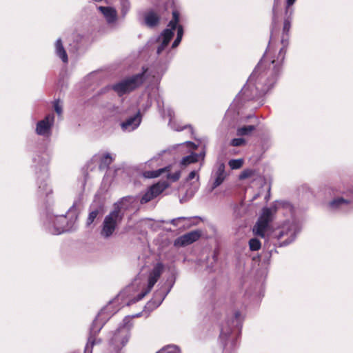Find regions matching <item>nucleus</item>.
Listing matches in <instances>:
<instances>
[{"label":"nucleus","instance_id":"1","mask_svg":"<svg viewBox=\"0 0 353 353\" xmlns=\"http://www.w3.org/2000/svg\"><path fill=\"white\" fill-rule=\"evenodd\" d=\"M291 28L290 17L285 19L283 22L281 43L283 47L279 50L276 60L271 61L267 68L268 61L263 57L257 64L248 79V87L251 85L255 87L256 97H260L268 92L276 83L281 71L282 63L286 54L289 43V32Z\"/></svg>","mask_w":353,"mask_h":353},{"label":"nucleus","instance_id":"2","mask_svg":"<svg viewBox=\"0 0 353 353\" xmlns=\"http://www.w3.org/2000/svg\"><path fill=\"white\" fill-rule=\"evenodd\" d=\"M147 71L148 68H143L142 72L125 78L122 81L112 85V89L119 97L134 91L139 88L145 82Z\"/></svg>","mask_w":353,"mask_h":353},{"label":"nucleus","instance_id":"3","mask_svg":"<svg viewBox=\"0 0 353 353\" xmlns=\"http://www.w3.org/2000/svg\"><path fill=\"white\" fill-rule=\"evenodd\" d=\"M121 201L114 204V209L108 215H107L103 222L101 235L104 238H108L114 233L117 224L119 223L123 217V213L121 212L119 205Z\"/></svg>","mask_w":353,"mask_h":353},{"label":"nucleus","instance_id":"4","mask_svg":"<svg viewBox=\"0 0 353 353\" xmlns=\"http://www.w3.org/2000/svg\"><path fill=\"white\" fill-rule=\"evenodd\" d=\"M273 212L269 208H263L262 212L253 228V232L255 235L265 237V233L272 221Z\"/></svg>","mask_w":353,"mask_h":353},{"label":"nucleus","instance_id":"5","mask_svg":"<svg viewBox=\"0 0 353 353\" xmlns=\"http://www.w3.org/2000/svg\"><path fill=\"white\" fill-rule=\"evenodd\" d=\"M163 269L164 267L163 263H157L154 265V267L149 274L147 288L143 290L135 297V301H141L144 296H145L148 293L150 292L152 288L154 287V285H155V283L157 282L161 275L162 274Z\"/></svg>","mask_w":353,"mask_h":353},{"label":"nucleus","instance_id":"6","mask_svg":"<svg viewBox=\"0 0 353 353\" xmlns=\"http://www.w3.org/2000/svg\"><path fill=\"white\" fill-rule=\"evenodd\" d=\"M130 337V332L125 327L119 328L114 332L110 340V345L116 352H120L128 343Z\"/></svg>","mask_w":353,"mask_h":353},{"label":"nucleus","instance_id":"7","mask_svg":"<svg viewBox=\"0 0 353 353\" xmlns=\"http://www.w3.org/2000/svg\"><path fill=\"white\" fill-rule=\"evenodd\" d=\"M171 166H166L163 168L158 169L157 170H149L145 171L143 173V176L146 179H153L161 176L163 173L167 174V179L171 180L172 182L177 181L181 176V172L177 171L173 174L170 173Z\"/></svg>","mask_w":353,"mask_h":353},{"label":"nucleus","instance_id":"8","mask_svg":"<svg viewBox=\"0 0 353 353\" xmlns=\"http://www.w3.org/2000/svg\"><path fill=\"white\" fill-rule=\"evenodd\" d=\"M202 235V232L199 230L191 231L179 237L174 241V245L184 247L198 241Z\"/></svg>","mask_w":353,"mask_h":353},{"label":"nucleus","instance_id":"9","mask_svg":"<svg viewBox=\"0 0 353 353\" xmlns=\"http://www.w3.org/2000/svg\"><path fill=\"white\" fill-rule=\"evenodd\" d=\"M54 117L53 114H49L45 118L37 123L36 132L39 135L49 134L54 124Z\"/></svg>","mask_w":353,"mask_h":353},{"label":"nucleus","instance_id":"10","mask_svg":"<svg viewBox=\"0 0 353 353\" xmlns=\"http://www.w3.org/2000/svg\"><path fill=\"white\" fill-rule=\"evenodd\" d=\"M169 183L167 181H160L158 183L151 185L145 195L141 199H153L161 194L168 186Z\"/></svg>","mask_w":353,"mask_h":353},{"label":"nucleus","instance_id":"11","mask_svg":"<svg viewBox=\"0 0 353 353\" xmlns=\"http://www.w3.org/2000/svg\"><path fill=\"white\" fill-rule=\"evenodd\" d=\"M163 38L161 45L157 48V53L160 54L168 46L170 41L174 37V32L172 30L165 29L161 33Z\"/></svg>","mask_w":353,"mask_h":353},{"label":"nucleus","instance_id":"12","mask_svg":"<svg viewBox=\"0 0 353 353\" xmlns=\"http://www.w3.org/2000/svg\"><path fill=\"white\" fill-rule=\"evenodd\" d=\"M145 25L149 28H154L159 25L160 22L159 16L154 11H149L144 16Z\"/></svg>","mask_w":353,"mask_h":353},{"label":"nucleus","instance_id":"13","mask_svg":"<svg viewBox=\"0 0 353 353\" xmlns=\"http://www.w3.org/2000/svg\"><path fill=\"white\" fill-rule=\"evenodd\" d=\"M139 113H138L136 115H134L132 117H130L128 119H126L125 121H123L121 123V128L123 130H128L130 128H131L132 130H134L135 128H137L141 121V119L139 118Z\"/></svg>","mask_w":353,"mask_h":353},{"label":"nucleus","instance_id":"14","mask_svg":"<svg viewBox=\"0 0 353 353\" xmlns=\"http://www.w3.org/2000/svg\"><path fill=\"white\" fill-rule=\"evenodd\" d=\"M270 185L268 184L266 182H264L259 188V192L254 195L252 199H270Z\"/></svg>","mask_w":353,"mask_h":353},{"label":"nucleus","instance_id":"15","mask_svg":"<svg viewBox=\"0 0 353 353\" xmlns=\"http://www.w3.org/2000/svg\"><path fill=\"white\" fill-rule=\"evenodd\" d=\"M225 178V165L223 163H221L219 165L217 171L216 172V178L214 179V181L212 185V188H215L220 185L223 181H224Z\"/></svg>","mask_w":353,"mask_h":353},{"label":"nucleus","instance_id":"16","mask_svg":"<svg viewBox=\"0 0 353 353\" xmlns=\"http://www.w3.org/2000/svg\"><path fill=\"white\" fill-rule=\"evenodd\" d=\"M99 9L103 15L107 18L108 22L111 23L116 20L117 12L114 8L100 6Z\"/></svg>","mask_w":353,"mask_h":353},{"label":"nucleus","instance_id":"17","mask_svg":"<svg viewBox=\"0 0 353 353\" xmlns=\"http://www.w3.org/2000/svg\"><path fill=\"white\" fill-rule=\"evenodd\" d=\"M55 48H56V53L57 56H59L63 62L67 63L68 61V55L66 53V51L65 50L62 41L61 39H59L55 43Z\"/></svg>","mask_w":353,"mask_h":353},{"label":"nucleus","instance_id":"18","mask_svg":"<svg viewBox=\"0 0 353 353\" xmlns=\"http://www.w3.org/2000/svg\"><path fill=\"white\" fill-rule=\"evenodd\" d=\"M113 158L109 153H105L100 159L99 165V170H108L110 165L112 163Z\"/></svg>","mask_w":353,"mask_h":353},{"label":"nucleus","instance_id":"19","mask_svg":"<svg viewBox=\"0 0 353 353\" xmlns=\"http://www.w3.org/2000/svg\"><path fill=\"white\" fill-rule=\"evenodd\" d=\"M296 0H286V11L290 8V6H292ZM280 0H274V5L272 8V13H273V23H276V9L279 6Z\"/></svg>","mask_w":353,"mask_h":353},{"label":"nucleus","instance_id":"20","mask_svg":"<svg viewBox=\"0 0 353 353\" xmlns=\"http://www.w3.org/2000/svg\"><path fill=\"white\" fill-rule=\"evenodd\" d=\"M102 206L100 205L96 208H94L90 213H89V215H88V217L87 219V221H86V225L88 226L90 225L95 220V219L97 218V216H98V214H99V212L101 211H102Z\"/></svg>","mask_w":353,"mask_h":353},{"label":"nucleus","instance_id":"21","mask_svg":"<svg viewBox=\"0 0 353 353\" xmlns=\"http://www.w3.org/2000/svg\"><path fill=\"white\" fill-rule=\"evenodd\" d=\"M256 129L254 125H244L237 129V135L245 136L250 134Z\"/></svg>","mask_w":353,"mask_h":353},{"label":"nucleus","instance_id":"22","mask_svg":"<svg viewBox=\"0 0 353 353\" xmlns=\"http://www.w3.org/2000/svg\"><path fill=\"white\" fill-rule=\"evenodd\" d=\"M198 161V157L196 154H190L183 157L181 161L182 165L186 166L191 163H194Z\"/></svg>","mask_w":353,"mask_h":353},{"label":"nucleus","instance_id":"23","mask_svg":"<svg viewBox=\"0 0 353 353\" xmlns=\"http://www.w3.org/2000/svg\"><path fill=\"white\" fill-rule=\"evenodd\" d=\"M350 200H332L329 204L328 208L330 210H335L339 208L343 204H348Z\"/></svg>","mask_w":353,"mask_h":353},{"label":"nucleus","instance_id":"24","mask_svg":"<svg viewBox=\"0 0 353 353\" xmlns=\"http://www.w3.org/2000/svg\"><path fill=\"white\" fill-rule=\"evenodd\" d=\"M231 327L228 326L227 327H221L220 332V339L224 342L226 343L230 333H231Z\"/></svg>","mask_w":353,"mask_h":353},{"label":"nucleus","instance_id":"25","mask_svg":"<svg viewBox=\"0 0 353 353\" xmlns=\"http://www.w3.org/2000/svg\"><path fill=\"white\" fill-rule=\"evenodd\" d=\"M249 246L251 251H258L261 249V243L258 239L253 238L249 241Z\"/></svg>","mask_w":353,"mask_h":353},{"label":"nucleus","instance_id":"26","mask_svg":"<svg viewBox=\"0 0 353 353\" xmlns=\"http://www.w3.org/2000/svg\"><path fill=\"white\" fill-rule=\"evenodd\" d=\"M243 160L241 159H232L228 162V165L232 170L239 169L243 166Z\"/></svg>","mask_w":353,"mask_h":353},{"label":"nucleus","instance_id":"27","mask_svg":"<svg viewBox=\"0 0 353 353\" xmlns=\"http://www.w3.org/2000/svg\"><path fill=\"white\" fill-rule=\"evenodd\" d=\"M255 174V170L252 169H246L244 170L239 175V179L243 180L245 179L250 178L253 176Z\"/></svg>","mask_w":353,"mask_h":353},{"label":"nucleus","instance_id":"28","mask_svg":"<svg viewBox=\"0 0 353 353\" xmlns=\"http://www.w3.org/2000/svg\"><path fill=\"white\" fill-rule=\"evenodd\" d=\"M56 221L60 223L59 225L57 226L58 230H61V231L64 230L65 225L67 223V218L65 216H59L56 217Z\"/></svg>","mask_w":353,"mask_h":353},{"label":"nucleus","instance_id":"29","mask_svg":"<svg viewBox=\"0 0 353 353\" xmlns=\"http://www.w3.org/2000/svg\"><path fill=\"white\" fill-rule=\"evenodd\" d=\"M245 143H246V141L243 138H235L231 141V145L232 146H236V147L245 145Z\"/></svg>","mask_w":353,"mask_h":353},{"label":"nucleus","instance_id":"30","mask_svg":"<svg viewBox=\"0 0 353 353\" xmlns=\"http://www.w3.org/2000/svg\"><path fill=\"white\" fill-rule=\"evenodd\" d=\"M54 111L57 113L58 115H61L62 114V107L59 104V100H56L54 103Z\"/></svg>","mask_w":353,"mask_h":353},{"label":"nucleus","instance_id":"31","mask_svg":"<svg viewBox=\"0 0 353 353\" xmlns=\"http://www.w3.org/2000/svg\"><path fill=\"white\" fill-rule=\"evenodd\" d=\"M179 18H180L179 12L176 10H173L172 11V19L171 20L178 24L179 22Z\"/></svg>","mask_w":353,"mask_h":353},{"label":"nucleus","instance_id":"32","mask_svg":"<svg viewBox=\"0 0 353 353\" xmlns=\"http://www.w3.org/2000/svg\"><path fill=\"white\" fill-rule=\"evenodd\" d=\"M178 24L175 22H174L173 21H170L168 25V26L170 28H168V30H172V32H174L178 27Z\"/></svg>","mask_w":353,"mask_h":353},{"label":"nucleus","instance_id":"33","mask_svg":"<svg viewBox=\"0 0 353 353\" xmlns=\"http://www.w3.org/2000/svg\"><path fill=\"white\" fill-rule=\"evenodd\" d=\"M185 217H179L176 219H174L170 221V223L173 225L177 226L179 225V223L182 220H185Z\"/></svg>","mask_w":353,"mask_h":353},{"label":"nucleus","instance_id":"34","mask_svg":"<svg viewBox=\"0 0 353 353\" xmlns=\"http://www.w3.org/2000/svg\"><path fill=\"white\" fill-rule=\"evenodd\" d=\"M176 29H177V35H176V37H179L180 38L182 39L183 35V26L181 25H179Z\"/></svg>","mask_w":353,"mask_h":353},{"label":"nucleus","instance_id":"35","mask_svg":"<svg viewBox=\"0 0 353 353\" xmlns=\"http://www.w3.org/2000/svg\"><path fill=\"white\" fill-rule=\"evenodd\" d=\"M181 39H182L180 38L179 37H176V38L175 39L174 41L173 42L172 45V48H176L181 43Z\"/></svg>","mask_w":353,"mask_h":353},{"label":"nucleus","instance_id":"36","mask_svg":"<svg viewBox=\"0 0 353 353\" xmlns=\"http://www.w3.org/2000/svg\"><path fill=\"white\" fill-rule=\"evenodd\" d=\"M196 172L193 170L192 172H190V173L189 174L188 178H187V180L188 181H191L193 179L195 178V176H196Z\"/></svg>","mask_w":353,"mask_h":353},{"label":"nucleus","instance_id":"37","mask_svg":"<svg viewBox=\"0 0 353 353\" xmlns=\"http://www.w3.org/2000/svg\"><path fill=\"white\" fill-rule=\"evenodd\" d=\"M169 349H173V350H175V347H172V346H168L166 347L165 348H163L162 350H161L160 351H158L156 353H163V352L166 350H169Z\"/></svg>","mask_w":353,"mask_h":353},{"label":"nucleus","instance_id":"38","mask_svg":"<svg viewBox=\"0 0 353 353\" xmlns=\"http://www.w3.org/2000/svg\"><path fill=\"white\" fill-rule=\"evenodd\" d=\"M234 315H235V318H236V319H238V318L239 317V316L241 315V313H240V312H239V311H236V312H235Z\"/></svg>","mask_w":353,"mask_h":353},{"label":"nucleus","instance_id":"39","mask_svg":"<svg viewBox=\"0 0 353 353\" xmlns=\"http://www.w3.org/2000/svg\"><path fill=\"white\" fill-rule=\"evenodd\" d=\"M150 201V200H141V203L142 204H143V203H148V201Z\"/></svg>","mask_w":353,"mask_h":353},{"label":"nucleus","instance_id":"40","mask_svg":"<svg viewBox=\"0 0 353 353\" xmlns=\"http://www.w3.org/2000/svg\"><path fill=\"white\" fill-rule=\"evenodd\" d=\"M246 90H247V89H246L245 88H244L243 89V94H245Z\"/></svg>","mask_w":353,"mask_h":353},{"label":"nucleus","instance_id":"41","mask_svg":"<svg viewBox=\"0 0 353 353\" xmlns=\"http://www.w3.org/2000/svg\"><path fill=\"white\" fill-rule=\"evenodd\" d=\"M168 353H174L172 351H168Z\"/></svg>","mask_w":353,"mask_h":353}]
</instances>
